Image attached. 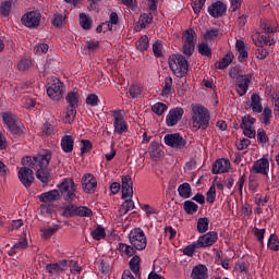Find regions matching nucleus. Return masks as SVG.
Listing matches in <instances>:
<instances>
[{"instance_id": "338daca9", "label": "nucleus", "mask_w": 279, "mask_h": 279, "mask_svg": "<svg viewBox=\"0 0 279 279\" xmlns=\"http://www.w3.org/2000/svg\"><path fill=\"white\" fill-rule=\"evenodd\" d=\"M197 247H199V246H197V242H196V244H190V245H187V246L183 250V254H184L185 256H193V254H195V250H197Z\"/></svg>"}, {"instance_id": "bf43d9fd", "label": "nucleus", "mask_w": 279, "mask_h": 279, "mask_svg": "<svg viewBox=\"0 0 279 279\" xmlns=\"http://www.w3.org/2000/svg\"><path fill=\"white\" fill-rule=\"evenodd\" d=\"M58 226H56L54 228H46L43 229V236L44 239H51V236H53V234H56V232H58Z\"/></svg>"}, {"instance_id": "dca6fc26", "label": "nucleus", "mask_w": 279, "mask_h": 279, "mask_svg": "<svg viewBox=\"0 0 279 279\" xmlns=\"http://www.w3.org/2000/svg\"><path fill=\"white\" fill-rule=\"evenodd\" d=\"M184 114V109L182 108H174L169 111L166 121L169 128H173V125H178V122L182 120Z\"/></svg>"}, {"instance_id": "f257e3e1", "label": "nucleus", "mask_w": 279, "mask_h": 279, "mask_svg": "<svg viewBox=\"0 0 279 279\" xmlns=\"http://www.w3.org/2000/svg\"><path fill=\"white\" fill-rule=\"evenodd\" d=\"M51 162V151L46 150L45 154H38L35 157H26L22 159V165H28L31 169H35L37 180L41 181L43 184L49 183L51 173L49 172V163Z\"/></svg>"}, {"instance_id": "a211bd4d", "label": "nucleus", "mask_w": 279, "mask_h": 279, "mask_svg": "<svg viewBox=\"0 0 279 279\" xmlns=\"http://www.w3.org/2000/svg\"><path fill=\"white\" fill-rule=\"evenodd\" d=\"M134 195V187L132 182V177L124 175L122 178V199H128Z\"/></svg>"}, {"instance_id": "4c0bfd02", "label": "nucleus", "mask_w": 279, "mask_h": 279, "mask_svg": "<svg viewBox=\"0 0 279 279\" xmlns=\"http://www.w3.org/2000/svg\"><path fill=\"white\" fill-rule=\"evenodd\" d=\"M210 220L207 217L199 218L197 221V231L199 234H204V232H208V226Z\"/></svg>"}, {"instance_id": "b1692460", "label": "nucleus", "mask_w": 279, "mask_h": 279, "mask_svg": "<svg viewBox=\"0 0 279 279\" xmlns=\"http://www.w3.org/2000/svg\"><path fill=\"white\" fill-rule=\"evenodd\" d=\"M59 211L61 217H66V218L76 217L77 205L73 203H69L64 207L60 208Z\"/></svg>"}, {"instance_id": "bb28decb", "label": "nucleus", "mask_w": 279, "mask_h": 279, "mask_svg": "<svg viewBox=\"0 0 279 279\" xmlns=\"http://www.w3.org/2000/svg\"><path fill=\"white\" fill-rule=\"evenodd\" d=\"M75 140L71 135H64L61 140V147L65 154H71L73 151V145Z\"/></svg>"}, {"instance_id": "6ab92c4d", "label": "nucleus", "mask_w": 279, "mask_h": 279, "mask_svg": "<svg viewBox=\"0 0 279 279\" xmlns=\"http://www.w3.org/2000/svg\"><path fill=\"white\" fill-rule=\"evenodd\" d=\"M226 10H228V7L221 1L214 2L211 5L208 7V12L214 19H219V16H223V14H226Z\"/></svg>"}, {"instance_id": "7ed1b4c3", "label": "nucleus", "mask_w": 279, "mask_h": 279, "mask_svg": "<svg viewBox=\"0 0 279 279\" xmlns=\"http://www.w3.org/2000/svg\"><path fill=\"white\" fill-rule=\"evenodd\" d=\"M230 77L235 80L236 93L240 97H243L245 93H247V88H250V84H252V74H243V71L238 68H233L229 72Z\"/></svg>"}, {"instance_id": "79ce46f5", "label": "nucleus", "mask_w": 279, "mask_h": 279, "mask_svg": "<svg viewBox=\"0 0 279 279\" xmlns=\"http://www.w3.org/2000/svg\"><path fill=\"white\" fill-rule=\"evenodd\" d=\"M76 114H77V107L68 106V109L65 112V123H73Z\"/></svg>"}, {"instance_id": "49530a36", "label": "nucleus", "mask_w": 279, "mask_h": 279, "mask_svg": "<svg viewBox=\"0 0 279 279\" xmlns=\"http://www.w3.org/2000/svg\"><path fill=\"white\" fill-rule=\"evenodd\" d=\"M268 247L272 252H279V240L278 235L271 234L269 240H268Z\"/></svg>"}, {"instance_id": "473e14b6", "label": "nucleus", "mask_w": 279, "mask_h": 279, "mask_svg": "<svg viewBox=\"0 0 279 279\" xmlns=\"http://www.w3.org/2000/svg\"><path fill=\"white\" fill-rule=\"evenodd\" d=\"M151 23H154V15H151V13H143L138 19L141 29H145V27H147V25H151Z\"/></svg>"}, {"instance_id": "4468645a", "label": "nucleus", "mask_w": 279, "mask_h": 279, "mask_svg": "<svg viewBox=\"0 0 279 279\" xmlns=\"http://www.w3.org/2000/svg\"><path fill=\"white\" fill-rule=\"evenodd\" d=\"M82 186L85 193H95L97 191V179L92 173H87L82 178Z\"/></svg>"}, {"instance_id": "c85d7f7f", "label": "nucleus", "mask_w": 279, "mask_h": 279, "mask_svg": "<svg viewBox=\"0 0 279 279\" xmlns=\"http://www.w3.org/2000/svg\"><path fill=\"white\" fill-rule=\"evenodd\" d=\"M131 271L141 278V256L134 255L129 263Z\"/></svg>"}, {"instance_id": "f03ea898", "label": "nucleus", "mask_w": 279, "mask_h": 279, "mask_svg": "<svg viewBox=\"0 0 279 279\" xmlns=\"http://www.w3.org/2000/svg\"><path fill=\"white\" fill-rule=\"evenodd\" d=\"M192 125L195 130H206L210 125V112L203 106L192 108Z\"/></svg>"}, {"instance_id": "de8ad7c7", "label": "nucleus", "mask_w": 279, "mask_h": 279, "mask_svg": "<svg viewBox=\"0 0 279 279\" xmlns=\"http://www.w3.org/2000/svg\"><path fill=\"white\" fill-rule=\"evenodd\" d=\"M76 217H93V210L86 206H76Z\"/></svg>"}, {"instance_id": "8fccbe9b", "label": "nucleus", "mask_w": 279, "mask_h": 279, "mask_svg": "<svg viewBox=\"0 0 279 279\" xmlns=\"http://www.w3.org/2000/svg\"><path fill=\"white\" fill-rule=\"evenodd\" d=\"M153 112H155V114H157L158 117H162V114H165V110H167V105L162 104V102H156L153 107H151Z\"/></svg>"}, {"instance_id": "052dcab7", "label": "nucleus", "mask_w": 279, "mask_h": 279, "mask_svg": "<svg viewBox=\"0 0 279 279\" xmlns=\"http://www.w3.org/2000/svg\"><path fill=\"white\" fill-rule=\"evenodd\" d=\"M86 104H87V106H92V107L98 106L99 97L96 94H90L86 98Z\"/></svg>"}, {"instance_id": "cd10ccee", "label": "nucleus", "mask_w": 279, "mask_h": 279, "mask_svg": "<svg viewBox=\"0 0 279 279\" xmlns=\"http://www.w3.org/2000/svg\"><path fill=\"white\" fill-rule=\"evenodd\" d=\"M234 56L232 53H227L220 61H217L215 63V69H219L220 71H223V69H228L230 64H232V59Z\"/></svg>"}, {"instance_id": "4d7b16f0", "label": "nucleus", "mask_w": 279, "mask_h": 279, "mask_svg": "<svg viewBox=\"0 0 279 279\" xmlns=\"http://www.w3.org/2000/svg\"><path fill=\"white\" fill-rule=\"evenodd\" d=\"M204 3H206V0H193L192 1V8H193L195 14H199V12H202V8H204Z\"/></svg>"}, {"instance_id": "c756f323", "label": "nucleus", "mask_w": 279, "mask_h": 279, "mask_svg": "<svg viewBox=\"0 0 279 279\" xmlns=\"http://www.w3.org/2000/svg\"><path fill=\"white\" fill-rule=\"evenodd\" d=\"M64 267H66L65 259L60 263L48 264L46 266V270L48 271V274H58L59 271H64Z\"/></svg>"}, {"instance_id": "9d476101", "label": "nucleus", "mask_w": 279, "mask_h": 279, "mask_svg": "<svg viewBox=\"0 0 279 279\" xmlns=\"http://www.w3.org/2000/svg\"><path fill=\"white\" fill-rule=\"evenodd\" d=\"M163 141L166 145L173 149H182L183 147H186V140H184L180 133L166 134Z\"/></svg>"}, {"instance_id": "13d9d810", "label": "nucleus", "mask_w": 279, "mask_h": 279, "mask_svg": "<svg viewBox=\"0 0 279 279\" xmlns=\"http://www.w3.org/2000/svg\"><path fill=\"white\" fill-rule=\"evenodd\" d=\"M269 123H271V110L266 107L263 111V124L269 125Z\"/></svg>"}, {"instance_id": "423d86ee", "label": "nucleus", "mask_w": 279, "mask_h": 279, "mask_svg": "<svg viewBox=\"0 0 279 279\" xmlns=\"http://www.w3.org/2000/svg\"><path fill=\"white\" fill-rule=\"evenodd\" d=\"M129 241L135 250L143 251L147 247V236H145V232L141 228L131 230Z\"/></svg>"}, {"instance_id": "09e8293b", "label": "nucleus", "mask_w": 279, "mask_h": 279, "mask_svg": "<svg viewBox=\"0 0 279 279\" xmlns=\"http://www.w3.org/2000/svg\"><path fill=\"white\" fill-rule=\"evenodd\" d=\"M171 90H173V78L171 76H168L165 78L162 95H171Z\"/></svg>"}, {"instance_id": "774afa93", "label": "nucleus", "mask_w": 279, "mask_h": 279, "mask_svg": "<svg viewBox=\"0 0 279 279\" xmlns=\"http://www.w3.org/2000/svg\"><path fill=\"white\" fill-rule=\"evenodd\" d=\"M35 53H47L49 51V46L47 44H39L34 47Z\"/></svg>"}, {"instance_id": "3c124183", "label": "nucleus", "mask_w": 279, "mask_h": 279, "mask_svg": "<svg viewBox=\"0 0 279 279\" xmlns=\"http://www.w3.org/2000/svg\"><path fill=\"white\" fill-rule=\"evenodd\" d=\"M219 36V29H208L206 34L204 35V40L207 43H210L211 40H217V37Z\"/></svg>"}, {"instance_id": "f704fd0d", "label": "nucleus", "mask_w": 279, "mask_h": 279, "mask_svg": "<svg viewBox=\"0 0 279 279\" xmlns=\"http://www.w3.org/2000/svg\"><path fill=\"white\" fill-rule=\"evenodd\" d=\"M183 210H185L186 215H195L199 210V206L193 201H185L183 203Z\"/></svg>"}, {"instance_id": "39448f33", "label": "nucleus", "mask_w": 279, "mask_h": 279, "mask_svg": "<svg viewBox=\"0 0 279 279\" xmlns=\"http://www.w3.org/2000/svg\"><path fill=\"white\" fill-rule=\"evenodd\" d=\"M183 53L191 58L195 51V43L197 41V33L193 28H189L182 34Z\"/></svg>"}, {"instance_id": "2f4dec72", "label": "nucleus", "mask_w": 279, "mask_h": 279, "mask_svg": "<svg viewBox=\"0 0 279 279\" xmlns=\"http://www.w3.org/2000/svg\"><path fill=\"white\" fill-rule=\"evenodd\" d=\"M65 101L69 104L68 106L77 108L80 106V94L77 92H69Z\"/></svg>"}, {"instance_id": "e433bc0d", "label": "nucleus", "mask_w": 279, "mask_h": 279, "mask_svg": "<svg viewBox=\"0 0 279 279\" xmlns=\"http://www.w3.org/2000/svg\"><path fill=\"white\" fill-rule=\"evenodd\" d=\"M178 191H179L180 197H183L184 199H189V197H191V184L182 183L178 187Z\"/></svg>"}, {"instance_id": "0e129e2a", "label": "nucleus", "mask_w": 279, "mask_h": 279, "mask_svg": "<svg viewBox=\"0 0 279 279\" xmlns=\"http://www.w3.org/2000/svg\"><path fill=\"white\" fill-rule=\"evenodd\" d=\"M250 145H252V141H250L248 138H243L236 144V148L239 149V151H243V149H247Z\"/></svg>"}, {"instance_id": "a878e982", "label": "nucleus", "mask_w": 279, "mask_h": 279, "mask_svg": "<svg viewBox=\"0 0 279 279\" xmlns=\"http://www.w3.org/2000/svg\"><path fill=\"white\" fill-rule=\"evenodd\" d=\"M60 197V192L58 190H51L49 192H45L39 196V201L47 204L49 202H56Z\"/></svg>"}, {"instance_id": "e2e57ef3", "label": "nucleus", "mask_w": 279, "mask_h": 279, "mask_svg": "<svg viewBox=\"0 0 279 279\" xmlns=\"http://www.w3.org/2000/svg\"><path fill=\"white\" fill-rule=\"evenodd\" d=\"M153 51H154V56L156 58H162V44L156 41L154 45H153Z\"/></svg>"}, {"instance_id": "4be33fe9", "label": "nucleus", "mask_w": 279, "mask_h": 279, "mask_svg": "<svg viewBox=\"0 0 279 279\" xmlns=\"http://www.w3.org/2000/svg\"><path fill=\"white\" fill-rule=\"evenodd\" d=\"M191 278L192 279H207L208 278V268L203 265L198 264L193 267L192 272H191Z\"/></svg>"}, {"instance_id": "0eeeda50", "label": "nucleus", "mask_w": 279, "mask_h": 279, "mask_svg": "<svg viewBox=\"0 0 279 279\" xmlns=\"http://www.w3.org/2000/svg\"><path fill=\"white\" fill-rule=\"evenodd\" d=\"M59 191L65 202H73V199H75L77 187H75L73 179L66 178L59 185Z\"/></svg>"}, {"instance_id": "f8f14e48", "label": "nucleus", "mask_w": 279, "mask_h": 279, "mask_svg": "<svg viewBox=\"0 0 279 279\" xmlns=\"http://www.w3.org/2000/svg\"><path fill=\"white\" fill-rule=\"evenodd\" d=\"M256 123V119L252 118L251 116H244L242 118V123L240 125L241 130H243L244 136L247 138H256V131L252 129V125Z\"/></svg>"}, {"instance_id": "9b49d317", "label": "nucleus", "mask_w": 279, "mask_h": 279, "mask_svg": "<svg viewBox=\"0 0 279 279\" xmlns=\"http://www.w3.org/2000/svg\"><path fill=\"white\" fill-rule=\"evenodd\" d=\"M17 177L25 189H29V186L34 184V170H32V168L22 167L17 172Z\"/></svg>"}, {"instance_id": "5fc2aeb1", "label": "nucleus", "mask_w": 279, "mask_h": 279, "mask_svg": "<svg viewBox=\"0 0 279 279\" xmlns=\"http://www.w3.org/2000/svg\"><path fill=\"white\" fill-rule=\"evenodd\" d=\"M11 11H12V2L11 1H7L1 4L0 12H1L2 16H9Z\"/></svg>"}, {"instance_id": "58836bf2", "label": "nucleus", "mask_w": 279, "mask_h": 279, "mask_svg": "<svg viewBox=\"0 0 279 279\" xmlns=\"http://www.w3.org/2000/svg\"><path fill=\"white\" fill-rule=\"evenodd\" d=\"M2 121L9 130V128L13 126L14 123H16L19 120H16V116H14L12 113L4 112L2 114Z\"/></svg>"}, {"instance_id": "864d4df0", "label": "nucleus", "mask_w": 279, "mask_h": 279, "mask_svg": "<svg viewBox=\"0 0 279 279\" xmlns=\"http://www.w3.org/2000/svg\"><path fill=\"white\" fill-rule=\"evenodd\" d=\"M257 141L265 145V143H269V136H267V132L264 129H258L257 131Z\"/></svg>"}, {"instance_id": "f3484780", "label": "nucleus", "mask_w": 279, "mask_h": 279, "mask_svg": "<svg viewBox=\"0 0 279 279\" xmlns=\"http://www.w3.org/2000/svg\"><path fill=\"white\" fill-rule=\"evenodd\" d=\"M252 169L254 173H260L262 175H265L267 178V175H269V159H267L266 157L258 159L257 161H255Z\"/></svg>"}, {"instance_id": "5701e85b", "label": "nucleus", "mask_w": 279, "mask_h": 279, "mask_svg": "<svg viewBox=\"0 0 279 279\" xmlns=\"http://www.w3.org/2000/svg\"><path fill=\"white\" fill-rule=\"evenodd\" d=\"M235 49L239 52V62H247L248 53L247 50H245V41L238 39L235 43Z\"/></svg>"}, {"instance_id": "680f3d73", "label": "nucleus", "mask_w": 279, "mask_h": 279, "mask_svg": "<svg viewBox=\"0 0 279 279\" xmlns=\"http://www.w3.org/2000/svg\"><path fill=\"white\" fill-rule=\"evenodd\" d=\"M82 148H81V154H88V151H90V149H93V143H90V141L88 140H82Z\"/></svg>"}, {"instance_id": "603ef678", "label": "nucleus", "mask_w": 279, "mask_h": 279, "mask_svg": "<svg viewBox=\"0 0 279 279\" xmlns=\"http://www.w3.org/2000/svg\"><path fill=\"white\" fill-rule=\"evenodd\" d=\"M117 23H119V15L117 14V12H111L110 14V21L104 23L102 25H106V29H112V25H117Z\"/></svg>"}, {"instance_id": "37998d69", "label": "nucleus", "mask_w": 279, "mask_h": 279, "mask_svg": "<svg viewBox=\"0 0 279 279\" xmlns=\"http://www.w3.org/2000/svg\"><path fill=\"white\" fill-rule=\"evenodd\" d=\"M9 130L15 136H23V134H25V126L21 125L19 120L12 126H9Z\"/></svg>"}, {"instance_id": "ddd939ff", "label": "nucleus", "mask_w": 279, "mask_h": 279, "mask_svg": "<svg viewBox=\"0 0 279 279\" xmlns=\"http://www.w3.org/2000/svg\"><path fill=\"white\" fill-rule=\"evenodd\" d=\"M40 19H43V14L38 11H29L22 16V23L26 27H38L40 25Z\"/></svg>"}, {"instance_id": "1a4fd4ad", "label": "nucleus", "mask_w": 279, "mask_h": 279, "mask_svg": "<svg viewBox=\"0 0 279 279\" xmlns=\"http://www.w3.org/2000/svg\"><path fill=\"white\" fill-rule=\"evenodd\" d=\"M113 128L117 134H123L128 132V122H125V118L123 117L122 110H113Z\"/></svg>"}, {"instance_id": "c9c22d12", "label": "nucleus", "mask_w": 279, "mask_h": 279, "mask_svg": "<svg viewBox=\"0 0 279 279\" xmlns=\"http://www.w3.org/2000/svg\"><path fill=\"white\" fill-rule=\"evenodd\" d=\"M136 49L138 51H147L149 49V37L147 35L142 36L136 43Z\"/></svg>"}, {"instance_id": "6e6d98bb", "label": "nucleus", "mask_w": 279, "mask_h": 279, "mask_svg": "<svg viewBox=\"0 0 279 279\" xmlns=\"http://www.w3.org/2000/svg\"><path fill=\"white\" fill-rule=\"evenodd\" d=\"M216 197H217V189L215 187V185H211L207 192V197H206L208 204H214Z\"/></svg>"}, {"instance_id": "20e7f679", "label": "nucleus", "mask_w": 279, "mask_h": 279, "mask_svg": "<svg viewBox=\"0 0 279 279\" xmlns=\"http://www.w3.org/2000/svg\"><path fill=\"white\" fill-rule=\"evenodd\" d=\"M169 66L177 77H185L189 74V61L182 54H171L169 57Z\"/></svg>"}, {"instance_id": "69168bd1", "label": "nucleus", "mask_w": 279, "mask_h": 279, "mask_svg": "<svg viewBox=\"0 0 279 279\" xmlns=\"http://www.w3.org/2000/svg\"><path fill=\"white\" fill-rule=\"evenodd\" d=\"M256 58H258V60H265V58H267V56H269V51H267V49H265L263 46L259 47L256 52H255Z\"/></svg>"}, {"instance_id": "2eb2a0df", "label": "nucleus", "mask_w": 279, "mask_h": 279, "mask_svg": "<svg viewBox=\"0 0 279 279\" xmlns=\"http://www.w3.org/2000/svg\"><path fill=\"white\" fill-rule=\"evenodd\" d=\"M217 232L211 231L204 235H201L197 240V247H211V245H215L217 243Z\"/></svg>"}, {"instance_id": "ea45409f", "label": "nucleus", "mask_w": 279, "mask_h": 279, "mask_svg": "<svg viewBox=\"0 0 279 279\" xmlns=\"http://www.w3.org/2000/svg\"><path fill=\"white\" fill-rule=\"evenodd\" d=\"M118 250L121 252V254H125V256H134L136 252L134 246L128 245L125 243H120Z\"/></svg>"}, {"instance_id": "393cba45", "label": "nucleus", "mask_w": 279, "mask_h": 279, "mask_svg": "<svg viewBox=\"0 0 279 279\" xmlns=\"http://www.w3.org/2000/svg\"><path fill=\"white\" fill-rule=\"evenodd\" d=\"M29 247V244L27 243V238H21L8 252L9 256H14L19 251L21 250H27Z\"/></svg>"}, {"instance_id": "a18cd8bd", "label": "nucleus", "mask_w": 279, "mask_h": 279, "mask_svg": "<svg viewBox=\"0 0 279 279\" xmlns=\"http://www.w3.org/2000/svg\"><path fill=\"white\" fill-rule=\"evenodd\" d=\"M143 90H144L143 86L135 84L130 87L129 93L132 99H136V97L143 95Z\"/></svg>"}, {"instance_id": "412c9836", "label": "nucleus", "mask_w": 279, "mask_h": 279, "mask_svg": "<svg viewBox=\"0 0 279 279\" xmlns=\"http://www.w3.org/2000/svg\"><path fill=\"white\" fill-rule=\"evenodd\" d=\"M230 170V160L229 159H218L213 165V173L215 175L219 173H228Z\"/></svg>"}, {"instance_id": "aec40b11", "label": "nucleus", "mask_w": 279, "mask_h": 279, "mask_svg": "<svg viewBox=\"0 0 279 279\" xmlns=\"http://www.w3.org/2000/svg\"><path fill=\"white\" fill-rule=\"evenodd\" d=\"M149 156L155 162H158V160L165 158V151L162 150V146H160L158 142L150 143Z\"/></svg>"}, {"instance_id": "7c9ffc66", "label": "nucleus", "mask_w": 279, "mask_h": 279, "mask_svg": "<svg viewBox=\"0 0 279 279\" xmlns=\"http://www.w3.org/2000/svg\"><path fill=\"white\" fill-rule=\"evenodd\" d=\"M251 108L253 112H256L257 114H260L263 112V104H260V96L257 94H253L251 96Z\"/></svg>"}, {"instance_id": "a19ab883", "label": "nucleus", "mask_w": 279, "mask_h": 279, "mask_svg": "<svg viewBox=\"0 0 279 279\" xmlns=\"http://www.w3.org/2000/svg\"><path fill=\"white\" fill-rule=\"evenodd\" d=\"M198 53H201V56H205V58H213V50L206 43H201L198 45Z\"/></svg>"}, {"instance_id": "c03bdc74", "label": "nucleus", "mask_w": 279, "mask_h": 279, "mask_svg": "<svg viewBox=\"0 0 279 279\" xmlns=\"http://www.w3.org/2000/svg\"><path fill=\"white\" fill-rule=\"evenodd\" d=\"M93 239L95 241H101V239H106V229L104 227L98 226L93 232H92Z\"/></svg>"}, {"instance_id": "6e6552de", "label": "nucleus", "mask_w": 279, "mask_h": 279, "mask_svg": "<svg viewBox=\"0 0 279 279\" xmlns=\"http://www.w3.org/2000/svg\"><path fill=\"white\" fill-rule=\"evenodd\" d=\"M47 95L50 99L54 101H60L64 96V83H62L59 78H52V83H50L47 88Z\"/></svg>"}, {"instance_id": "72a5a7b5", "label": "nucleus", "mask_w": 279, "mask_h": 279, "mask_svg": "<svg viewBox=\"0 0 279 279\" xmlns=\"http://www.w3.org/2000/svg\"><path fill=\"white\" fill-rule=\"evenodd\" d=\"M80 25L83 29H93V19L86 15V13L80 14Z\"/></svg>"}]
</instances>
